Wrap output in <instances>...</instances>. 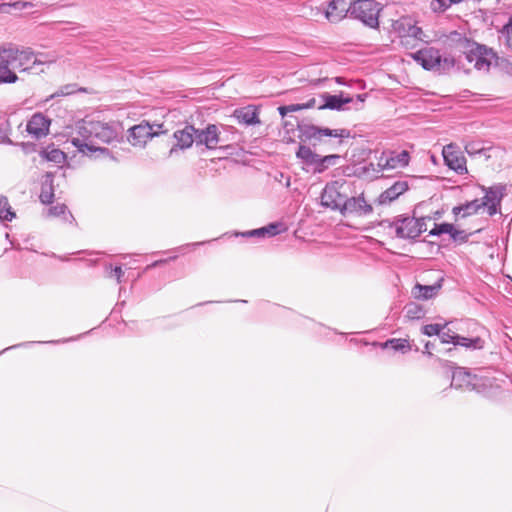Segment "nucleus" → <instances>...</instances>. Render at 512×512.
Instances as JSON below:
<instances>
[{
    "label": "nucleus",
    "instance_id": "13d9d810",
    "mask_svg": "<svg viewBox=\"0 0 512 512\" xmlns=\"http://www.w3.org/2000/svg\"><path fill=\"white\" fill-rule=\"evenodd\" d=\"M451 1V4H457V3H460L462 0H450Z\"/></svg>",
    "mask_w": 512,
    "mask_h": 512
},
{
    "label": "nucleus",
    "instance_id": "4d7b16f0",
    "mask_svg": "<svg viewBox=\"0 0 512 512\" xmlns=\"http://www.w3.org/2000/svg\"><path fill=\"white\" fill-rule=\"evenodd\" d=\"M206 242L202 241V242H197V243H194L193 246H199V245H203L205 244Z\"/></svg>",
    "mask_w": 512,
    "mask_h": 512
},
{
    "label": "nucleus",
    "instance_id": "b1692460",
    "mask_svg": "<svg viewBox=\"0 0 512 512\" xmlns=\"http://www.w3.org/2000/svg\"><path fill=\"white\" fill-rule=\"evenodd\" d=\"M54 175L52 172H47L43 176V181L41 184V192L39 195L40 201L45 204H51L54 200Z\"/></svg>",
    "mask_w": 512,
    "mask_h": 512
},
{
    "label": "nucleus",
    "instance_id": "f257e3e1",
    "mask_svg": "<svg viewBox=\"0 0 512 512\" xmlns=\"http://www.w3.org/2000/svg\"><path fill=\"white\" fill-rule=\"evenodd\" d=\"M0 47L15 72L17 70L20 73L32 74L37 66L51 64L56 61L55 57L49 58V55L37 53L31 47L27 46L6 43L0 45Z\"/></svg>",
    "mask_w": 512,
    "mask_h": 512
},
{
    "label": "nucleus",
    "instance_id": "3c124183",
    "mask_svg": "<svg viewBox=\"0 0 512 512\" xmlns=\"http://www.w3.org/2000/svg\"><path fill=\"white\" fill-rule=\"evenodd\" d=\"M286 106H287V110H289V113L303 110L302 104H290V105H286Z\"/></svg>",
    "mask_w": 512,
    "mask_h": 512
},
{
    "label": "nucleus",
    "instance_id": "a19ab883",
    "mask_svg": "<svg viewBox=\"0 0 512 512\" xmlns=\"http://www.w3.org/2000/svg\"><path fill=\"white\" fill-rule=\"evenodd\" d=\"M106 269L109 270L108 277L115 278L118 284L122 283V281H123L122 278L124 276V272H123L121 266H116V267L112 268L111 265H108V266H106Z\"/></svg>",
    "mask_w": 512,
    "mask_h": 512
},
{
    "label": "nucleus",
    "instance_id": "0eeeda50",
    "mask_svg": "<svg viewBox=\"0 0 512 512\" xmlns=\"http://www.w3.org/2000/svg\"><path fill=\"white\" fill-rule=\"evenodd\" d=\"M100 127V121L82 120L77 123L76 130L78 136L72 137L70 142L73 146L78 148L79 152L88 154L99 151L101 153L108 152L106 148H97L88 143L94 137V133Z\"/></svg>",
    "mask_w": 512,
    "mask_h": 512
},
{
    "label": "nucleus",
    "instance_id": "8fccbe9b",
    "mask_svg": "<svg viewBox=\"0 0 512 512\" xmlns=\"http://www.w3.org/2000/svg\"><path fill=\"white\" fill-rule=\"evenodd\" d=\"M502 62L506 63L504 67H505L507 73L512 75V56L503 59Z\"/></svg>",
    "mask_w": 512,
    "mask_h": 512
},
{
    "label": "nucleus",
    "instance_id": "09e8293b",
    "mask_svg": "<svg viewBox=\"0 0 512 512\" xmlns=\"http://www.w3.org/2000/svg\"><path fill=\"white\" fill-rule=\"evenodd\" d=\"M6 6H13L15 9H26L28 7H32L33 5L30 2L17 1V2H15L13 4H2L0 6V9L2 7H6Z\"/></svg>",
    "mask_w": 512,
    "mask_h": 512
},
{
    "label": "nucleus",
    "instance_id": "2eb2a0df",
    "mask_svg": "<svg viewBox=\"0 0 512 512\" xmlns=\"http://www.w3.org/2000/svg\"><path fill=\"white\" fill-rule=\"evenodd\" d=\"M296 157L303 164L305 171L320 174V155L310 146L300 144L296 151Z\"/></svg>",
    "mask_w": 512,
    "mask_h": 512
},
{
    "label": "nucleus",
    "instance_id": "5701e85b",
    "mask_svg": "<svg viewBox=\"0 0 512 512\" xmlns=\"http://www.w3.org/2000/svg\"><path fill=\"white\" fill-rule=\"evenodd\" d=\"M234 116L239 123L245 125H255L260 123L258 110L255 106L252 105L236 109Z\"/></svg>",
    "mask_w": 512,
    "mask_h": 512
},
{
    "label": "nucleus",
    "instance_id": "6e6552de",
    "mask_svg": "<svg viewBox=\"0 0 512 512\" xmlns=\"http://www.w3.org/2000/svg\"><path fill=\"white\" fill-rule=\"evenodd\" d=\"M344 184L339 181L327 183L321 193V205L341 213L342 205L347 200V195L341 189Z\"/></svg>",
    "mask_w": 512,
    "mask_h": 512
},
{
    "label": "nucleus",
    "instance_id": "2f4dec72",
    "mask_svg": "<svg viewBox=\"0 0 512 512\" xmlns=\"http://www.w3.org/2000/svg\"><path fill=\"white\" fill-rule=\"evenodd\" d=\"M499 32L501 39L504 41V44L508 48L512 49V16Z\"/></svg>",
    "mask_w": 512,
    "mask_h": 512
},
{
    "label": "nucleus",
    "instance_id": "9b49d317",
    "mask_svg": "<svg viewBox=\"0 0 512 512\" xmlns=\"http://www.w3.org/2000/svg\"><path fill=\"white\" fill-rule=\"evenodd\" d=\"M351 0H331L324 8H317V14L323 13L331 23H337L347 15L351 17Z\"/></svg>",
    "mask_w": 512,
    "mask_h": 512
},
{
    "label": "nucleus",
    "instance_id": "4c0bfd02",
    "mask_svg": "<svg viewBox=\"0 0 512 512\" xmlns=\"http://www.w3.org/2000/svg\"><path fill=\"white\" fill-rule=\"evenodd\" d=\"M489 149H486V148H483V147H480L478 143L476 142H470V143H467L465 145V151L469 154V155H477V154H483L485 155L486 158H489L490 156L486 154V152L488 151Z\"/></svg>",
    "mask_w": 512,
    "mask_h": 512
},
{
    "label": "nucleus",
    "instance_id": "c85d7f7f",
    "mask_svg": "<svg viewBox=\"0 0 512 512\" xmlns=\"http://www.w3.org/2000/svg\"><path fill=\"white\" fill-rule=\"evenodd\" d=\"M408 161L409 154L406 151H402L401 153L397 154V156L387 159L385 166L390 168H395L397 166L404 167L408 164Z\"/></svg>",
    "mask_w": 512,
    "mask_h": 512
},
{
    "label": "nucleus",
    "instance_id": "864d4df0",
    "mask_svg": "<svg viewBox=\"0 0 512 512\" xmlns=\"http://www.w3.org/2000/svg\"><path fill=\"white\" fill-rule=\"evenodd\" d=\"M434 348V344L430 341L426 342L425 344V351L424 353L427 354L428 356H432V353H431V349Z\"/></svg>",
    "mask_w": 512,
    "mask_h": 512
},
{
    "label": "nucleus",
    "instance_id": "72a5a7b5",
    "mask_svg": "<svg viewBox=\"0 0 512 512\" xmlns=\"http://www.w3.org/2000/svg\"><path fill=\"white\" fill-rule=\"evenodd\" d=\"M79 90L80 89L77 88L76 84H67V85L60 87L56 92L51 94L49 96V99H53V98L61 97V96H68V95L74 94L75 92H77Z\"/></svg>",
    "mask_w": 512,
    "mask_h": 512
},
{
    "label": "nucleus",
    "instance_id": "f3484780",
    "mask_svg": "<svg viewBox=\"0 0 512 512\" xmlns=\"http://www.w3.org/2000/svg\"><path fill=\"white\" fill-rule=\"evenodd\" d=\"M220 142L219 129L209 124L205 129H196V145H205L207 149H215Z\"/></svg>",
    "mask_w": 512,
    "mask_h": 512
},
{
    "label": "nucleus",
    "instance_id": "20e7f679",
    "mask_svg": "<svg viewBox=\"0 0 512 512\" xmlns=\"http://www.w3.org/2000/svg\"><path fill=\"white\" fill-rule=\"evenodd\" d=\"M413 59L426 70L446 72L454 67L455 61L450 56H443L434 47L421 49L412 55Z\"/></svg>",
    "mask_w": 512,
    "mask_h": 512
},
{
    "label": "nucleus",
    "instance_id": "c03bdc74",
    "mask_svg": "<svg viewBox=\"0 0 512 512\" xmlns=\"http://www.w3.org/2000/svg\"><path fill=\"white\" fill-rule=\"evenodd\" d=\"M266 230L263 229V227L258 229L249 230L246 232L241 233V236L243 237H258V238H265L266 237Z\"/></svg>",
    "mask_w": 512,
    "mask_h": 512
},
{
    "label": "nucleus",
    "instance_id": "f8f14e48",
    "mask_svg": "<svg viewBox=\"0 0 512 512\" xmlns=\"http://www.w3.org/2000/svg\"><path fill=\"white\" fill-rule=\"evenodd\" d=\"M162 126V124L150 125L143 121L129 129V141L133 146H143L149 139L161 133L158 129Z\"/></svg>",
    "mask_w": 512,
    "mask_h": 512
},
{
    "label": "nucleus",
    "instance_id": "5fc2aeb1",
    "mask_svg": "<svg viewBox=\"0 0 512 512\" xmlns=\"http://www.w3.org/2000/svg\"><path fill=\"white\" fill-rule=\"evenodd\" d=\"M278 112L282 117H285L289 113V110H287V106L285 105L278 107Z\"/></svg>",
    "mask_w": 512,
    "mask_h": 512
},
{
    "label": "nucleus",
    "instance_id": "58836bf2",
    "mask_svg": "<svg viewBox=\"0 0 512 512\" xmlns=\"http://www.w3.org/2000/svg\"><path fill=\"white\" fill-rule=\"evenodd\" d=\"M405 309L407 316L411 319H419L423 316V309L415 303L408 304Z\"/></svg>",
    "mask_w": 512,
    "mask_h": 512
},
{
    "label": "nucleus",
    "instance_id": "a878e982",
    "mask_svg": "<svg viewBox=\"0 0 512 512\" xmlns=\"http://www.w3.org/2000/svg\"><path fill=\"white\" fill-rule=\"evenodd\" d=\"M40 157L48 162L62 164L66 160V155L63 151L54 146H48L39 152Z\"/></svg>",
    "mask_w": 512,
    "mask_h": 512
},
{
    "label": "nucleus",
    "instance_id": "39448f33",
    "mask_svg": "<svg viewBox=\"0 0 512 512\" xmlns=\"http://www.w3.org/2000/svg\"><path fill=\"white\" fill-rule=\"evenodd\" d=\"M383 5L376 0H355L351 2V18L361 21L369 28L379 27V15Z\"/></svg>",
    "mask_w": 512,
    "mask_h": 512
},
{
    "label": "nucleus",
    "instance_id": "7c9ffc66",
    "mask_svg": "<svg viewBox=\"0 0 512 512\" xmlns=\"http://www.w3.org/2000/svg\"><path fill=\"white\" fill-rule=\"evenodd\" d=\"M463 213L461 216L463 218L468 217L470 215L476 214L482 207L479 199L472 200L470 202H466L462 204Z\"/></svg>",
    "mask_w": 512,
    "mask_h": 512
},
{
    "label": "nucleus",
    "instance_id": "f704fd0d",
    "mask_svg": "<svg viewBox=\"0 0 512 512\" xmlns=\"http://www.w3.org/2000/svg\"><path fill=\"white\" fill-rule=\"evenodd\" d=\"M339 158L340 156L337 154H330L325 156L320 155V173L325 172L329 166L335 165Z\"/></svg>",
    "mask_w": 512,
    "mask_h": 512
},
{
    "label": "nucleus",
    "instance_id": "79ce46f5",
    "mask_svg": "<svg viewBox=\"0 0 512 512\" xmlns=\"http://www.w3.org/2000/svg\"><path fill=\"white\" fill-rule=\"evenodd\" d=\"M67 206L64 204H58L56 206H52L48 209V216L50 217H58L66 213Z\"/></svg>",
    "mask_w": 512,
    "mask_h": 512
},
{
    "label": "nucleus",
    "instance_id": "ddd939ff",
    "mask_svg": "<svg viewBox=\"0 0 512 512\" xmlns=\"http://www.w3.org/2000/svg\"><path fill=\"white\" fill-rule=\"evenodd\" d=\"M442 155L445 164L460 175L468 173L466 158L455 144H448L443 147Z\"/></svg>",
    "mask_w": 512,
    "mask_h": 512
},
{
    "label": "nucleus",
    "instance_id": "c756f323",
    "mask_svg": "<svg viewBox=\"0 0 512 512\" xmlns=\"http://www.w3.org/2000/svg\"><path fill=\"white\" fill-rule=\"evenodd\" d=\"M15 217V213L11 210L7 198H0V219L11 221Z\"/></svg>",
    "mask_w": 512,
    "mask_h": 512
},
{
    "label": "nucleus",
    "instance_id": "e433bc0d",
    "mask_svg": "<svg viewBox=\"0 0 512 512\" xmlns=\"http://www.w3.org/2000/svg\"><path fill=\"white\" fill-rule=\"evenodd\" d=\"M452 230H453V224H450V223L435 224L434 228L432 230H430L429 234L431 236H439L444 233H447L450 235Z\"/></svg>",
    "mask_w": 512,
    "mask_h": 512
},
{
    "label": "nucleus",
    "instance_id": "473e14b6",
    "mask_svg": "<svg viewBox=\"0 0 512 512\" xmlns=\"http://www.w3.org/2000/svg\"><path fill=\"white\" fill-rule=\"evenodd\" d=\"M447 326L448 322L427 324L422 327L421 331L424 335L429 337L438 336L440 333V329L446 328Z\"/></svg>",
    "mask_w": 512,
    "mask_h": 512
},
{
    "label": "nucleus",
    "instance_id": "dca6fc26",
    "mask_svg": "<svg viewBox=\"0 0 512 512\" xmlns=\"http://www.w3.org/2000/svg\"><path fill=\"white\" fill-rule=\"evenodd\" d=\"M479 378L472 375L464 368H457L452 375L451 386L458 389L476 390L479 386Z\"/></svg>",
    "mask_w": 512,
    "mask_h": 512
},
{
    "label": "nucleus",
    "instance_id": "c9c22d12",
    "mask_svg": "<svg viewBox=\"0 0 512 512\" xmlns=\"http://www.w3.org/2000/svg\"><path fill=\"white\" fill-rule=\"evenodd\" d=\"M457 335L454 331H452L449 328H442L440 329V333L438 337L440 338L441 343L443 344H449L452 343L454 345L455 339L457 338Z\"/></svg>",
    "mask_w": 512,
    "mask_h": 512
},
{
    "label": "nucleus",
    "instance_id": "bb28decb",
    "mask_svg": "<svg viewBox=\"0 0 512 512\" xmlns=\"http://www.w3.org/2000/svg\"><path fill=\"white\" fill-rule=\"evenodd\" d=\"M380 346L382 349H387V348H391L393 349L394 351H399L401 353H407L408 351L411 350V346L409 344V341L406 340V339H397V338H392V339H389L383 343H380Z\"/></svg>",
    "mask_w": 512,
    "mask_h": 512
},
{
    "label": "nucleus",
    "instance_id": "f03ea898",
    "mask_svg": "<svg viewBox=\"0 0 512 512\" xmlns=\"http://www.w3.org/2000/svg\"><path fill=\"white\" fill-rule=\"evenodd\" d=\"M299 138L303 142H309L313 147L322 145L327 151L337 150L343 144L344 139L351 137L348 129H330L313 124L298 125Z\"/></svg>",
    "mask_w": 512,
    "mask_h": 512
},
{
    "label": "nucleus",
    "instance_id": "603ef678",
    "mask_svg": "<svg viewBox=\"0 0 512 512\" xmlns=\"http://www.w3.org/2000/svg\"><path fill=\"white\" fill-rule=\"evenodd\" d=\"M167 261H168L167 259H161V260L154 261L153 263L149 264V265L145 268V270H149V269H151V268H153V267H156V266H159V265H161V264H164V263H166Z\"/></svg>",
    "mask_w": 512,
    "mask_h": 512
},
{
    "label": "nucleus",
    "instance_id": "393cba45",
    "mask_svg": "<svg viewBox=\"0 0 512 512\" xmlns=\"http://www.w3.org/2000/svg\"><path fill=\"white\" fill-rule=\"evenodd\" d=\"M456 346H461L468 350H480L484 346V340L480 337L468 338L457 335V338L454 342V347L446 349V353L451 355Z\"/></svg>",
    "mask_w": 512,
    "mask_h": 512
},
{
    "label": "nucleus",
    "instance_id": "4468645a",
    "mask_svg": "<svg viewBox=\"0 0 512 512\" xmlns=\"http://www.w3.org/2000/svg\"><path fill=\"white\" fill-rule=\"evenodd\" d=\"M373 212L372 205L366 200L364 194L347 198L344 205H342L341 215H354L357 217H365Z\"/></svg>",
    "mask_w": 512,
    "mask_h": 512
},
{
    "label": "nucleus",
    "instance_id": "49530a36",
    "mask_svg": "<svg viewBox=\"0 0 512 512\" xmlns=\"http://www.w3.org/2000/svg\"><path fill=\"white\" fill-rule=\"evenodd\" d=\"M10 125L7 119H4L0 122V139H8V135L10 133Z\"/></svg>",
    "mask_w": 512,
    "mask_h": 512
},
{
    "label": "nucleus",
    "instance_id": "4be33fe9",
    "mask_svg": "<svg viewBox=\"0 0 512 512\" xmlns=\"http://www.w3.org/2000/svg\"><path fill=\"white\" fill-rule=\"evenodd\" d=\"M443 281L444 278H440L433 285H422L417 283L412 289V294L414 298L418 300L432 299L439 293L440 289L442 288Z\"/></svg>",
    "mask_w": 512,
    "mask_h": 512
},
{
    "label": "nucleus",
    "instance_id": "cd10ccee",
    "mask_svg": "<svg viewBox=\"0 0 512 512\" xmlns=\"http://www.w3.org/2000/svg\"><path fill=\"white\" fill-rule=\"evenodd\" d=\"M94 137L109 143L116 137V133L108 124L100 122V127H97Z\"/></svg>",
    "mask_w": 512,
    "mask_h": 512
},
{
    "label": "nucleus",
    "instance_id": "423d86ee",
    "mask_svg": "<svg viewBox=\"0 0 512 512\" xmlns=\"http://www.w3.org/2000/svg\"><path fill=\"white\" fill-rule=\"evenodd\" d=\"M392 32L406 49L414 48L422 40L423 31L409 17H401L392 23Z\"/></svg>",
    "mask_w": 512,
    "mask_h": 512
},
{
    "label": "nucleus",
    "instance_id": "7ed1b4c3",
    "mask_svg": "<svg viewBox=\"0 0 512 512\" xmlns=\"http://www.w3.org/2000/svg\"><path fill=\"white\" fill-rule=\"evenodd\" d=\"M389 235L401 239H415L426 231L425 218L398 216L394 220H383L380 223Z\"/></svg>",
    "mask_w": 512,
    "mask_h": 512
},
{
    "label": "nucleus",
    "instance_id": "9d476101",
    "mask_svg": "<svg viewBox=\"0 0 512 512\" xmlns=\"http://www.w3.org/2000/svg\"><path fill=\"white\" fill-rule=\"evenodd\" d=\"M466 59L469 63H473L477 70L488 71L494 58V53L484 45L472 43L465 52Z\"/></svg>",
    "mask_w": 512,
    "mask_h": 512
},
{
    "label": "nucleus",
    "instance_id": "6e6d98bb",
    "mask_svg": "<svg viewBox=\"0 0 512 512\" xmlns=\"http://www.w3.org/2000/svg\"><path fill=\"white\" fill-rule=\"evenodd\" d=\"M452 213H453L455 216H458V215H460L461 213H463L462 205L455 206V207L452 209Z\"/></svg>",
    "mask_w": 512,
    "mask_h": 512
},
{
    "label": "nucleus",
    "instance_id": "6ab92c4d",
    "mask_svg": "<svg viewBox=\"0 0 512 512\" xmlns=\"http://www.w3.org/2000/svg\"><path fill=\"white\" fill-rule=\"evenodd\" d=\"M176 145L170 149L169 154L172 155L176 148L187 149L196 143V128L186 125L183 129L176 130L173 134Z\"/></svg>",
    "mask_w": 512,
    "mask_h": 512
},
{
    "label": "nucleus",
    "instance_id": "a211bd4d",
    "mask_svg": "<svg viewBox=\"0 0 512 512\" xmlns=\"http://www.w3.org/2000/svg\"><path fill=\"white\" fill-rule=\"evenodd\" d=\"M50 120L42 113H35L26 125V131L36 139L44 137L49 132Z\"/></svg>",
    "mask_w": 512,
    "mask_h": 512
},
{
    "label": "nucleus",
    "instance_id": "aec40b11",
    "mask_svg": "<svg viewBox=\"0 0 512 512\" xmlns=\"http://www.w3.org/2000/svg\"><path fill=\"white\" fill-rule=\"evenodd\" d=\"M353 101L352 97H344L343 93L338 95H331L327 92L321 94V103L319 104V110L329 109V110H344L345 104L351 103Z\"/></svg>",
    "mask_w": 512,
    "mask_h": 512
},
{
    "label": "nucleus",
    "instance_id": "37998d69",
    "mask_svg": "<svg viewBox=\"0 0 512 512\" xmlns=\"http://www.w3.org/2000/svg\"><path fill=\"white\" fill-rule=\"evenodd\" d=\"M281 227H282V224H280V223H271V224L263 227V229H265L267 231L266 237H271V236H275V235L279 234L281 232Z\"/></svg>",
    "mask_w": 512,
    "mask_h": 512
},
{
    "label": "nucleus",
    "instance_id": "1a4fd4ad",
    "mask_svg": "<svg viewBox=\"0 0 512 512\" xmlns=\"http://www.w3.org/2000/svg\"><path fill=\"white\" fill-rule=\"evenodd\" d=\"M480 188L485 194L480 200L482 207L487 208L490 216L497 214L500 211L501 201L506 195L507 185L497 183L490 187L480 186Z\"/></svg>",
    "mask_w": 512,
    "mask_h": 512
},
{
    "label": "nucleus",
    "instance_id": "412c9836",
    "mask_svg": "<svg viewBox=\"0 0 512 512\" xmlns=\"http://www.w3.org/2000/svg\"><path fill=\"white\" fill-rule=\"evenodd\" d=\"M408 190V182L407 181H396L392 186L383 191L377 202L379 205H387L392 201L397 199L400 195Z\"/></svg>",
    "mask_w": 512,
    "mask_h": 512
},
{
    "label": "nucleus",
    "instance_id": "ea45409f",
    "mask_svg": "<svg viewBox=\"0 0 512 512\" xmlns=\"http://www.w3.org/2000/svg\"><path fill=\"white\" fill-rule=\"evenodd\" d=\"M450 0H432L431 1V9L434 12H444L451 6Z\"/></svg>",
    "mask_w": 512,
    "mask_h": 512
},
{
    "label": "nucleus",
    "instance_id": "a18cd8bd",
    "mask_svg": "<svg viewBox=\"0 0 512 512\" xmlns=\"http://www.w3.org/2000/svg\"><path fill=\"white\" fill-rule=\"evenodd\" d=\"M450 237L454 241L466 242L468 240V235L465 233V231L457 230V229H455L454 226H453L452 232L450 233Z\"/></svg>",
    "mask_w": 512,
    "mask_h": 512
},
{
    "label": "nucleus",
    "instance_id": "de8ad7c7",
    "mask_svg": "<svg viewBox=\"0 0 512 512\" xmlns=\"http://www.w3.org/2000/svg\"><path fill=\"white\" fill-rule=\"evenodd\" d=\"M320 103H321V94L318 96V98L313 97V98L309 99L306 103H302L303 110L309 109V108H315V107L319 109Z\"/></svg>",
    "mask_w": 512,
    "mask_h": 512
},
{
    "label": "nucleus",
    "instance_id": "bf43d9fd",
    "mask_svg": "<svg viewBox=\"0 0 512 512\" xmlns=\"http://www.w3.org/2000/svg\"><path fill=\"white\" fill-rule=\"evenodd\" d=\"M357 99H358L360 102H363V101H364V99H363L362 95H357Z\"/></svg>",
    "mask_w": 512,
    "mask_h": 512
}]
</instances>
